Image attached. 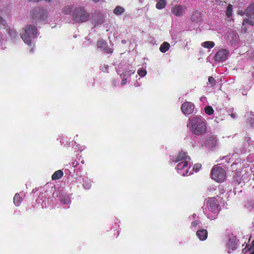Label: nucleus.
<instances>
[{"instance_id":"obj_1","label":"nucleus","mask_w":254,"mask_h":254,"mask_svg":"<svg viewBox=\"0 0 254 254\" xmlns=\"http://www.w3.org/2000/svg\"><path fill=\"white\" fill-rule=\"evenodd\" d=\"M189 120L188 126L193 134L199 135L206 131V123L201 116L191 117Z\"/></svg>"},{"instance_id":"obj_2","label":"nucleus","mask_w":254,"mask_h":254,"mask_svg":"<svg viewBox=\"0 0 254 254\" xmlns=\"http://www.w3.org/2000/svg\"><path fill=\"white\" fill-rule=\"evenodd\" d=\"M220 208L218 200L214 197H208L206 202V206L203 209L207 217L211 220L217 218Z\"/></svg>"},{"instance_id":"obj_3","label":"nucleus","mask_w":254,"mask_h":254,"mask_svg":"<svg viewBox=\"0 0 254 254\" xmlns=\"http://www.w3.org/2000/svg\"><path fill=\"white\" fill-rule=\"evenodd\" d=\"M37 34V29L35 26L28 25L20 33V37L24 42L28 45L31 44L32 36H36Z\"/></svg>"},{"instance_id":"obj_4","label":"nucleus","mask_w":254,"mask_h":254,"mask_svg":"<svg viewBox=\"0 0 254 254\" xmlns=\"http://www.w3.org/2000/svg\"><path fill=\"white\" fill-rule=\"evenodd\" d=\"M89 14L81 7L74 8L72 11V21L75 23H82L88 20Z\"/></svg>"},{"instance_id":"obj_5","label":"nucleus","mask_w":254,"mask_h":254,"mask_svg":"<svg viewBox=\"0 0 254 254\" xmlns=\"http://www.w3.org/2000/svg\"><path fill=\"white\" fill-rule=\"evenodd\" d=\"M211 178L213 180L220 183L224 181L226 176V172L222 167L215 165L211 169Z\"/></svg>"},{"instance_id":"obj_6","label":"nucleus","mask_w":254,"mask_h":254,"mask_svg":"<svg viewBox=\"0 0 254 254\" xmlns=\"http://www.w3.org/2000/svg\"><path fill=\"white\" fill-rule=\"evenodd\" d=\"M194 109V105L190 102H186L181 106V110L185 115L192 114Z\"/></svg>"},{"instance_id":"obj_7","label":"nucleus","mask_w":254,"mask_h":254,"mask_svg":"<svg viewBox=\"0 0 254 254\" xmlns=\"http://www.w3.org/2000/svg\"><path fill=\"white\" fill-rule=\"evenodd\" d=\"M177 170L179 171V173L185 176L188 174L189 168L188 167V162L183 161L178 162L177 166Z\"/></svg>"},{"instance_id":"obj_8","label":"nucleus","mask_w":254,"mask_h":254,"mask_svg":"<svg viewBox=\"0 0 254 254\" xmlns=\"http://www.w3.org/2000/svg\"><path fill=\"white\" fill-rule=\"evenodd\" d=\"M229 54V51L225 49L220 50L215 54V59L216 61L223 62L227 59Z\"/></svg>"},{"instance_id":"obj_9","label":"nucleus","mask_w":254,"mask_h":254,"mask_svg":"<svg viewBox=\"0 0 254 254\" xmlns=\"http://www.w3.org/2000/svg\"><path fill=\"white\" fill-rule=\"evenodd\" d=\"M187 7L185 5H176L172 7L171 11L176 16H181L185 12Z\"/></svg>"},{"instance_id":"obj_10","label":"nucleus","mask_w":254,"mask_h":254,"mask_svg":"<svg viewBox=\"0 0 254 254\" xmlns=\"http://www.w3.org/2000/svg\"><path fill=\"white\" fill-rule=\"evenodd\" d=\"M97 46L98 48L101 49L102 51L106 53L112 54L113 52V50L108 47L107 42L105 41H98L97 43Z\"/></svg>"},{"instance_id":"obj_11","label":"nucleus","mask_w":254,"mask_h":254,"mask_svg":"<svg viewBox=\"0 0 254 254\" xmlns=\"http://www.w3.org/2000/svg\"><path fill=\"white\" fill-rule=\"evenodd\" d=\"M190 160V158L188 155L186 154V153L183 151H181L180 152L176 157L175 160H173L172 161V163H178L183 161H187L189 162Z\"/></svg>"},{"instance_id":"obj_12","label":"nucleus","mask_w":254,"mask_h":254,"mask_svg":"<svg viewBox=\"0 0 254 254\" xmlns=\"http://www.w3.org/2000/svg\"><path fill=\"white\" fill-rule=\"evenodd\" d=\"M208 232L207 230L202 229L197 231L196 235L201 241H204L207 238Z\"/></svg>"},{"instance_id":"obj_13","label":"nucleus","mask_w":254,"mask_h":254,"mask_svg":"<svg viewBox=\"0 0 254 254\" xmlns=\"http://www.w3.org/2000/svg\"><path fill=\"white\" fill-rule=\"evenodd\" d=\"M217 143V139L214 136L208 137L205 140V144L209 147L213 148L215 146Z\"/></svg>"},{"instance_id":"obj_14","label":"nucleus","mask_w":254,"mask_h":254,"mask_svg":"<svg viewBox=\"0 0 254 254\" xmlns=\"http://www.w3.org/2000/svg\"><path fill=\"white\" fill-rule=\"evenodd\" d=\"M245 13L249 16L254 18V3L248 6L245 10Z\"/></svg>"},{"instance_id":"obj_15","label":"nucleus","mask_w":254,"mask_h":254,"mask_svg":"<svg viewBox=\"0 0 254 254\" xmlns=\"http://www.w3.org/2000/svg\"><path fill=\"white\" fill-rule=\"evenodd\" d=\"M93 20L95 22H96L97 24H101L104 22L105 18L103 14L98 13V14L95 15V16L93 17Z\"/></svg>"},{"instance_id":"obj_16","label":"nucleus","mask_w":254,"mask_h":254,"mask_svg":"<svg viewBox=\"0 0 254 254\" xmlns=\"http://www.w3.org/2000/svg\"><path fill=\"white\" fill-rule=\"evenodd\" d=\"M227 247L228 249V252L230 253L231 251L236 249V244L233 240L230 239L228 243H227Z\"/></svg>"},{"instance_id":"obj_17","label":"nucleus","mask_w":254,"mask_h":254,"mask_svg":"<svg viewBox=\"0 0 254 254\" xmlns=\"http://www.w3.org/2000/svg\"><path fill=\"white\" fill-rule=\"evenodd\" d=\"M64 175V173L61 170L56 171L52 176L53 180H57L61 179Z\"/></svg>"},{"instance_id":"obj_18","label":"nucleus","mask_w":254,"mask_h":254,"mask_svg":"<svg viewBox=\"0 0 254 254\" xmlns=\"http://www.w3.org/2000/svg\"><path fill=\"white\" fill-rule=\"evenodd\" d=\"M170 47V44L167 42H164L161 45L159 50L162 53H164L169 50Z\"/></svg>"},{"instance_id":"obj_19","label":"nucleus","mask_w":254,"mask_h":254,"mask_svg":"<svg viewBox=\"0 0 254 254\" xmlns=\"http://www.w3.org/2000/svg\"><path fill=\"white\" fill-rule=\"evenodd\" d=\"M73 5H67L63 7L62 12L64 14H69L73 11Z\"/></svg>"},{"instance_id":"obj_20","label":"nucleus","mask_w":254,"mask_h":254,"mask_svg":"<svg viewBox=\"0 0 254 254\" xmlns=\"http://www.w3.org/2000/svg\"><path fill=\"white\" fill-rule=\"evenodd\" d=\"M22 198L18 193H16L13 198V202L16 206H19L22 201Z\"/></svg>"},{"instance_id":"obj_21","label":"nucleus","mask_w":254,"mask_h":254,"mask_svg":"<svg viewBox=\"0 0 254 254\" xmlns=\"http://www.w3.org/2000/svg\"><path fill=\"white\" fill-rule=\"evenodd\" d=\"M215 44L213 41H206L201 44V46L207 49H212L214 47Z\"/></svg>"},{"instance_id":"obj_22","label":"nucleus","mask_w":254,"mask_h":254,"mask_svg":"<svg viewBox=\"0 0 254 254\" xmlns=\"http://www.w3.org/2000/svg\"><path fill=\"white\" fill-rule=\"evenodd\" d=\"M125 9L121 6H117L114 9V13L116 15H121L125 12Z\"/></svg>"},{"instance_id":"obj_23","label":"nucleus","mask_w":254,"mask_h":254,"mask_svg":"<svg viewBox=\"0 0 254 254\" xmlns=\"http://www.w3.org/2000/svg\"><path fill=\"white\" fill-rule=\"evenodd\" d=\"M166 5V2L165 0H160L156 4V7L158 9L164 8Z\"/></svg>"},{"instance_id":"obj_24","label":"nucleus","mask_w":254,"mask_h":254,"mask_svg":"<svg viewBox=\"0 0 254 254\" xmlns=\"http://www.w3.org/2000/svg\"><path fill=\"white\" fill-rule=\"evenodd\" d=\"M205 112L208 115H211L214 113V110L211 106H207L204 108Z\"/></svg>"},{"instance_id":"obj_25","label":"nucleus","mask_w":254,"mask_h":254,"mask_svg":"<svg viewBox=\"0 0 254 254\" xmlns=\"http://www.w3.org/2000/svg\"><path fill=\"white\" fill-rule=\"evenodd\" d=\"M232 5L229 4L227 7L226 12V14L228 17H230L232 15Z\"/></svg>"},{"instance_id":"obj_26","label":"nucleus","mask_w":254,"mask_h":254,"mask_svg":"<svg viewBox=\"0 0 254 254\" xmlns=\"http://www.w3.org/2000/svg\"><path fill=\"white\" fill-rule=\"evenodd\" d=\"M138 74L141 77H144L146 75L147 71L145 69L141 68L137 71Z\"/></svg>"},{"instance_id":"obj_27","label":"nucleus","mask_w":254,"mask_h":254,"mask_svg":"<svg viewBox=\"0 0 254 254\" xmlns=\"http://www.w3.org/2000/svg\"><path fill=\"white\" fill-rule=\"evenodd\" d=\"M8 34H9V35L11 37L14 38H15L16 37H17L18 36L17 32H16L15 30H13V29L9 30Z\"/></svg>"},{"instance_id":"obj_28","label":"nucleus","mask_w":254,"mask_h":254,"mask_svg":"<svg viewBox=\"0 0 254 254\" xmlns=\"http://www.w3.org/2000/svg\"><path fill=\"white\" fill-rule=\"evenodd\" d=\"M134 72V70H129V71H126L123 72L121 74V76H122V77H125L126 76H130V75H131Z\"/></svg>"},{"instance_id":"obj_29","label":"nucleus","mask_w":254,"mask_h":254,"mask_svg":"<svg viewBox=\"0 0 254 254\" xmlns=\"http://www.w3.org/2000/svg\"><path fill=\"white\" fill-rule=\"evenodd\" d=\"M5 25L6 21L2 17L0 16V28H4Z\"/></svg>"},{"instance_id":"obj_30","label":"nucleus","mask_w":254,"mask_h":254,"mask_svg":"<svg viewBox=\"0 0 254 254\" xmlns=\"http://www.w3.org/2000/svg\"><path fill=\"white\" fill-rule=\"evenodd\" d=\"M83 186L86 189H89L91 187V181L85 182L83 184Z\"/></svg>"},{"instance_id":"obj_31","label":"nucleus","mask_w":254,"mask_h":254,"mask_svg":"<svg viewBox=\"0 0 254 254\" xmlns=\"http://www.w3.org/2000/svg\"><path fill=\"white\" fill-rule=\"evenodd\" d=\"M215 79L212 76H209L208 77V82L211 84V86H213L215 83Z\"/></svg>"},{"instance_id":"obj_32","label":"nucleus","mask_w":254,"mask_h":254,"mask_svg":"<svg viewBox=\"0 0 254 254\" xmlns=\"http://www.w3.org/2000/svg\"><path fill=\"white\" fill-rule=\"evenodd\" d=\"M201 167V165L200 164H195L193 167V170H195V172L199 170V169Z\"/></svg>"},{"instance_id":"obj_33","label":"nucleus","mask_w":254,"mask_h":254,"mask_svg":"<svg viewBox=\"0 0 254 254\" xmlns=\"http://www.w3.org/2000/svg\"><path fill=\"white\" fill-rule=\"evenodd\" d=\"M61 202L64 204L68 203V199H66L65 197H62L60 199Z\"/></svg>"},{"instance_id":"obj_34","label":"nucleus","mask_w":254,"mask_h":254,"mask_svg":"<svg viewBox=\"0 0 254 254\" xmlns=\"http://www.w3.org/2000/svg\"><path fill=\"white\" fill-rule=\"evenodd\" d=\"M127 78H125V77H123V79L122 80L121 84L122 85H124L126 84L127 83Z\"/></svg>"},{"instance_id":"obj_35","label":"nucleus","mask_w":254,"mask_h":254,"mask_svg":"<svg viewBox=\"0 0 254 254\" xmlns=\"http://www.w3.org/2000/svg\"><path fill=\"white\" fill-rule=\"evenodd\" d=\"M78 165V162L77 160H74L72 163V165L73 167H76Z\"/></svg>"},{"instance_id":"obj_36","label":"nucleus","mask_w":254,"mask_h":254,"mask_svg":"<svg viewBox=\"0 0 254 254\" xmlns=\"http://www.w3.org/2000/svg\"><path fill=\"white\" fill-rule=\"evenodd\" d=\"M198 225V223L196 221H193L191 223V226L193 227H195Z\"/></svg>"},{"instance_id":"obj_37","label":"nucleus","mask_w":254,"mask_h":254,"mask_svg":"<svg viewBox=\"0 0 254 254\" xmlns=\"http://www.w3.org/2000/svg\"><path fill=\"white\" fill-rule=\"evenodd\" d=\"M250 22V20L249 19L246 18L244 19L243 20V24L244 23H248Z\"/></svg>"},{"instance_id":"obj_38","label":"nucleus","mask_w":254,"mask_h":254,"mask_svg":"<svg viewBox=\"0 0 254 254\" xmlns=\"http://www.w3.org/2000/svg\"><path fill=\"white\" fill-rule=\"evenodd\" d=\"M230 116H231V117L232 118H233V119H235V118H236V114H234V113L231 114H230Z\"/></svg>"},{"instance_id":"obj_39","label":"nucleus","mask_w":254,"mask_h":254,"mask_svg":"<svg viewBox=\"0 0 254 254\" xmlns=\"http://www.w3.org/2000/svg\"><path fill=\"white\" fill-rule=\"evenodd\" d=\"M250 124L252 127H254V121H253L252 120H250Z\"/></svg>"},{"instance_id":"obj_40","label":"nucleus","mask_w":254,"mask_h":254,"mask_svg":"<svg viewBox=\"0 0 254 254\" xmlns=\"http://www.w3.org/2000/svg\"><path fill=\"white\" fill-rule=\"evenodd\" d=\"M41 0H29V1H32V2H39Z\"/></svg>"},{"instance_id":"obj_41","label":"nucleus","mask_w":254,"mask_h":254,"mask_svg":"<svg viewBox=\"0 0 254 254\" xmlns=\"http://www.w3.org/2000/svg\"><path fill=\"white\" fill-rule=\"evenodd\" d=\"M2 41V36L1 34H0V43H1Z\"/></svg>"},{"instance_id":"obj_42","label":"nucleus","mask_w":254,"mask_h":254,"mask_svg":"<svg viewBox=\"0 0 254 254\" xmlns=\"http://www.w3.org/2000/svg\"><path fill=\"white\" fill-rule=\"evenodd\" d=\"M92 0L95 2H97L99 1L100 0Z\"/></svg>"},{"instance_id":"obj_43","label":"nucleus","mask_w":254,"mask_h":254,"mask_svg":"<svg viewBox=\"0 0 254 254\" xmlns=\"http://www.w3.org/2000/svg\"><path fill=\"white\" fill-rule=\"evenodd\" d=\"M81 163L83 164L84 163V161L83 160H82L81 161Z\"/></svg>"},{"instance_id":"obj_44","label":"nucleus","mask_w":254,"mask_h":254,"mask_svg":"<svg viewBox=\"0 0 254 254\" xmlns=\"http://www.w3.org/2000/svg\"><path fill=\"white\" fill-rule=\"evenodd\" d=\"M250 254H254V251H253V252L251 253Z\"/></svg>"}]
</instances>
